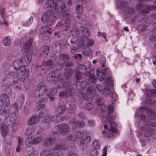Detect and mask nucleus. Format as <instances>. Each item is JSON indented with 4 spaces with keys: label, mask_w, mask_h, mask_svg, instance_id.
I'll return each instance as SVG.
<instances>
[{
    "label": "nucleus",
    "mask_w": 156,
    "mask_h": 156,
    "mask_svg": "<svg viewBox=\"0 0 156 156\" xmlns=\"http://www.w3.org/2000/svg\"><path fill=\"white\" fill-rule=\"evenodd\" d=\"M79 70L77 71L75 75L76 78L78 80L81 78V75L85 74L89 77V75L92 74L94 76H95V75L91 72H89L87 66L85 65L81 64L79 65L78 67Z\"/></svg>",
    "instance_id": "obj_12"
},
{
    "label": "nucleus",
    "mask_w": 156,
    "mask_h": 156,
    "mask_svg": "<svg viewBox=\"0 0 156 156\" xmlns=\"http://www.w3.org/2000/svg\"><path fill=\"white\" fill-rule=\"evenodd\" d=\"M4 73L5 74H7L5 76V78L3 81H6L8 85L13 86V88L16 90L20 89L21 86L20 83L17 80L14 79L17 78V76L15 74L14 72L11 71L8 73V71L5 70Z\"/></svg>",
    "instance_id": "obj_7"
},
{
    "label": "nucleus",
    "mask_w": 156,
    "mask_h": 156,
    "mask_svg": "<svg viewBox=\"0 0 156 156\" xmlns=\"http://www.w3.org/2000/svg\"><path fill=\"white\" fill-rule=\"evenodd\" d=\"M111 97L112 99V103L114 104L116 100L117 95L115 92L113 91L112 93Z\"/></svg>",
    "instance_id": "obj_57"
},
{
    "label": "nucleus",
    "mask_w": 156,
    "mask_h": 156,
    "mask_svg": "<svg viewBox=\"0 0 156 156\" xmlns=\"http://www.w3.org/2000/svg\"><path fill=\"white\" fill-rule=\"evenodd\" d=\"M91 138L90 136H88L84 140H83L80 141V143L82 144H85L88 142H90Z\"/></svg>",
    "instance_id": "obj_52"
},
{
    "label": "nucleus",
    "mask_w": 156,
    "mask_h": 156,
    "mask_svg": "<svg viewBox=\"0 0 156 156\" xmlns=\"http://www.w3.org/2000/svg\"><path fill=\"white\" fill-rule=\"evenodd\" d=\"M115 117V115L111 117L109 115L106 118L103 117L101 121L103 123L105 124L104 128L106 129L105 131H103L101 135L103 137H109L112 136L113 133H116L118 130L116 129L117 125L115 122H111Z\"/></svg>",
    "instance_id": "obj_5"
},
{
    "label": "nucleus",
    "mask_w": 156,
    "mask_h": 156,
    "mask_svg": "<svg viewBox=\"0 0 156 156\" xmlns=\"http://www.w3.org/2000/svg\"><path fill=\"white\" fill-rule=\"evenodd\" d=\"M139 123H136V125H138L140 128L146 129L144 133L145 136L149 137L151 136L155 132L154 129L152 128L151 127L156 126V123L148 119H147L148 121L147 122L145 115L143 114L141 115Z\"/></svg>",
    "instance_id": "obj_6"
},
{
    "label": "nucleus",
    "mask_w": 156,
    "mask_h": 156,
    "mask_svg": "<svg viewBox=\"0 0 156 156\" xmlns=\"http://www.w3.org/2000/svg\"><path fill=\"white\" fill-rule=\"evenodd\" d=\"M47 89V87L45 85L37 87L34 92V96L36 98H38L43 95L46 92Z\"/></svg>",
    "instance_id": "obj_20"
},
{
    "label": "nucleus",
    "mask_w": 156,
    "mask_h": 156,
    "mask_svg": "<svg viewBox=\"0 0 156 156\" xmlns=\"http://www.w3.org/2000/svg\"><path fill=\"white\" fill-rule=\"evenodd\" d=\"M52 134H54L52 131L49 134V136H48L44 139L42 143L44 147L51 146L55 142V139L53 137Z\"/></svg>",
    "instance_id": "obj_18"
},
{
    "label": "nucleus",
    "mask_w": 156,
    "mask_h": 156,
    "mask_svg": "<svg viewBox=\"0 0 156 156\" xmlns=\"http://www.w3.org/2000/svg\"><path fill=\"white\" fill-rule=\"evenodd\" d=\"M55 50L58 52L60 51L63 48L62 44L59 42L55 43Z\"/></svg>",
    "instance_id": "obj_42"
},
{
    "label": "nucleus",
    "mask_w": 156,
    "mask_h": 156,
    "mask_svg": "<svg viewBox=\"0 0 156 156\" xmlns=\"http://www.w3.org/2000/svg\"><path fill=\"white\" fill-rule=\"evenodd\" d=\"M40 121L38 116L34 115L29 118L27 122L29 126L34 125L37 124Z\"/></svg>",
    "instance_id": "obj_24"
},
{
    "label": "nucleus",
    "mask_w": 156,
    "mask_h": 156,
    "mask_svg": "<svg viewBox=\"0 0 156 156\" xmlns=\"http://www.w3.org/2000/svg\"><path fill=\"white\" fill-rule=\"evenodd\" d=\"M8 90H9V92H8L7 91H6L7 93H8V94H4L2 95V97H3L5 99H6L5 100L7 101V98H9V97L10 96L11 94H12V90L11 89L10 87H8Z\"/></svg>",
    "instance_id": "obj_49"
},
{
    "label": "nucleus",
    "mask_w": 156,
    "mask_h": 156,
    "mask_svg": "<svg viewBox=\"0 0 156 156\" xmlns=\"http://www.w3.org/2000/svg\"><path fill=\"white\" fill-rule=\"evenodd\" d=\"M70 131V128L67 124H62L58 126H55L52 129V132L54 134L59 133L61 135H65L69 133Z\"/></svg>",
    "instance_id": "obj_11"
},
{
    "label": "nucleus",
    "mask_w": 156,
    "mask_h": 156,
    "mask_svg": "<svg viewBox=\"0 0 156 156\" xmlns=\"http://www.w3.org/2000/svg\"><path fill=\"white\" fill-rule=\"evenodd\" d=\"M92 145L94 148L96 149H99L101 147L99 143L97 140H95L93 141L92 143Z\"/></svg>",
    "instance_id": "obj_50"
},
{
    "label": "nucleus",
    "mask_w": 156,
    "mask_h": 156,
    "mask_svg": "<svg viewBox=\"0 0 156 156\" xmlns=\"http://www.w3.org/2000/svg\"><path fill=\"white\" fill-rule=\"evenodd\" d=\"M3 44L5 46L9 45L11 43V40L9 36H6L3 40Z\"/></svg>",
    "instance_id": "obj_45"
},
{
    "label": "nucleus",
    "mask_w": 156,
    "mask_h": 156,
    "mask_svg": "<svg viewBox=\"0 0 156 156\" xmlns=\"http://www.w3.org/2000/svg\"><path fill=\"white\" fill-rule=\"evenodd\" d=\"M144 92H146V94L149 97H156V90H145Z\"/></svg>",
    "instance_id": "obj_36"
},
{
    "label": "nucleus",
    "mask_w": 156,
    "mask_h": 156,
    "mask_svg": "<svg viewBox=\"0 0 156 156\" xmlns=\"http://www.w3.org/2000/svg\"><path fill=\"white\" fill-rule=\"evenodd\" d=\"M116 8L117 9H120L121 10L124 12L125 17L127 18L132 14L135 12L133 8H129L128 3L126 2L123 1H117L116 2Z\"/></svg>",
    "instance_id": "obj_8"
},
{
    "label": "nucleus",
    "mask_w": 156,
    "mask_h": 156,
    "mask_svg": "<svg viewBox=\"0 0 156 156\" xmlns=\"http://www.w3.org/2000/svg\"><path fill=\"white\" fill-rule=\"evenodd\" d=\"M145 111L146 112L148 115L147 119L151 120L156 123V112H154L153 110H149L146 109L145 107H141L137 109L135 113V117H138L139 112L144 113Z\"/></svg>",
    "instance_id": "obj_10"
},
{
    "label": "nucleus",
    "mask_w": 156,
    "mask_h": 156,
    "mask_svg": "<svg viewBox=\"0 0 156 156\" xmlns=\"http://www.w3.org/2000/svg\"><path fill=\"white\" fill-rule=\"evenodd\" d=\"M57 90L56 88H51L46 90V95L50 96L55 95L57 93Z\"/></svg>",
    "instance_id": "obj_34"
},
{
    "label": "nucleus",
    "mask_w": 156,
    "mask_h": 156,
    "mask_svg": "<svg viewBox=\"0 0 156 156\" xmlns=\"http://www.w3.org/2000/svg\"><path fill=\"white\" fill-rule=\"evenodd\" d=\"M85 125V122L83 121H73L71 123V126L73 129H74L76 127L82 128Z\"/></svg>",
    "instance_id": "obj_27"
},
{
    "label": "nucleus",
    "mask_w": 156,
    "mask_h": 156,
    "mask_svg": "<svg viewBox=\"0 0 156 156\" xmlns=\"http://www.w3.org/2000/svg\"><path fill=\"white\" fill-rule=\"evenodd\" d=\"M105 82L108 85H109L111 87H113V81L111 77H108L105 79Z\"/></svg>",
    "instance_id": "obj_51"
},
{
    "label": "nucleus",
    "mask_w": 156,
    "mask_h": 156,
    "mask_svg": "<svg viewBox=\"0 0 156 156\" xmlns=\"http://www.w3.org/2000/svg\"><path fill=\"white\" fill-rule=\"evenodd\" d=\"M69 109L70 111V112H73L76 109V105L74 103H72L71 104H69Z\"/></svg>",
    "instance_id": "obj_60"
},
{
    "label": "nucleus",
    "mask_w": 156,
    "mask_h": 156,
    "mask_svg": "<svg viewBox=\"0 0 156 156\" xmlns=\"http://www.w3.org/2000/svg\"><path fill=\"white\" fill-rule=\"evenodd\" d=\"M99 61L100 63L102 64V66L105 67V64L106 62V59L105 58L103 55H101L100 57Z\"/></svg>",
    "instance_id": "obj_55"
},
{
    "label": "nucleus",
    "mask_w": 156,
    "mask_h": 156,
    "mask_svg": "<svg viewBox=\"0 0 156 156\" xmlns=\"http://www.w3.org/2000/svg\"><path fill=\"white\" fill-rule=\"evenodd\" d=\"M20 58L23 67H25L30 63L32 60V55L30 53H27V55L22 56Z\"/></svg>",
    "instance_id": "obj_21"
},
{
    "label": "nucleus",
    "mask_w": 156,
    "mask_h": 156,
    "mask_svg": "<svg viewBox=\"0 0 156 156\" xmlns=\"http://www.w3.org/2000/svg\"><path fill=\"white\" fill-rule=\"evenodd\" d=\"M86 132L84 131L83 133L80 131L75 132L74 134L75 136L76 141L82 140L84 136V133H86Z\"/></svg>",
    "instance_id": "obj_30"
},
{
    "label": "nucleus",
    "mask_w": 156,
    "mask_h": 156,
    "mask_svg": "<svg viewBox=\"0 0 156 156\" xmlns=\"http://www.w3.org/2000/svg\"><path fill=\"white\" fill-rule=\"evenodd\" d=\"M49 51V47L47 45H45L40 50V55L43 58H45L48 55Z\"/></svg>",
    "instance_id": "obj_28"
},
{
    "label": "nucleus",
    "mask_w": 156,
    "mask_h": 156,
    "mask_svg": "<svg viewBox=\"0 0 156 156\" xmlns=\"http://www.w3.org/2000/svg\"><path fill=\"white\" fill-rule=\"evenodd\" d=\"M107 69V68H106L101 70H99V69L97 70V77L98 80L101 81L105 79Z\"/></svg>",
    "instance_id": "obj_23"
},
{
    "label": "nucleus",
    "mask_w": 156,
    "mask_h": 156,
    "mask_svg": "<svg viewBox=\"0 0 156 156\" xmlns=\"http://www.w3.org/2000/svg\"><path fill=\"white\" fill-rule=\"evenodd\" d=\"M69 148V147L68 145L64 144L58 143L56 144L55 147L53 148V151L62 150L64 151L67 150Z\"/></svg>",
    "instance_id": "obj_25"
},
{
    "label": "nucleus",
    "mask_w": 156,
    "mask_h": 156,
    "mask_svg": "<svg viewBox=\"0 0 156 156\" xmlns=\"http://www.w3.org/2000/svg\"><path fill=\"white\" fill-rule=\"evenodd\" d=\"M87 81H83L80 83H77L76 84V87L77 89L81 90H83L84 88H86L87 84H91L94 83L96 82V79L95 76H94L92 74L89 75V77H88Z\"/></svg>",
    "instance_id": "obj_13"
},
{
    "label": "nucleus",
    "mask_w": 156,
    "mask_h": 156,
    "mask_svg": "<svg viewBox=\"0 0 156 156\" xmlns=\"http://www.w3.org/2000/svg\"><path fill=\"white\" fill-rule=\"evenodd\" d=\"M48 26L47 25L46 26H43L41 28L40 30V32L41 35L44 34L46 32L51 33L49 31L48 29Z\"/></svg>",
    "instance_id": "obj_48"
},
{
    "label": "nucleus",
    "mask_w": 156,
    "mask_h": 156,
    "mask_svg": "<svg viewBox=\"0 0 156 156\" xmlns=\"http://www.w3.org/2000/svg\"><path fill=\"white\" fill-rule=\"evenodd\" d=\"M33 21V18L31 16L26 22H23L22 23V25L24 26L28 27L31 24Z\"/></svg>",
    "instance_id": "obj_41"
},
{
    "label": "nucleus",
    "mask_w": 156,
    "mask_h": 156,
    "mask_svg": "<svg viewBox=\"0 0 156 156\" xmlns=\"http://www.w3.org/2000/svg\"><path fill=\"white\" fill-rule=\"evenodd\" d=\"M18 71V73H15V74L17 76L16 77L18 79L22 81H24L25 79L27 78L30 73L29 69L24 67Z\"/></svg>",
    "instance_id": "obj_15"
},
{
    "label": "nucleus",
    "mask_w": 156,
    "mask_h": 156,
    "mask_svg": "<svg viewBox=\"0 0 156 156\" xmlns=\"http://www.w3.org/2000/svg\"><path fill=\"white\" fill-rule=\"evenodd\" d=\"M67 140L71 141H76V138L74 133L71 134L66 136Z\"/></svg>",
    "instance_id": "obj_59"
},
{
    "label": "nucleus",
    "mask_w": 156,
    "mask_h": 156,
    "mask_svg": "<svg viewBox=\"0 0 156 156\" xmlns=\"http://www.w3.org/2000/svg\"><path fill=\"white\" fill-rule=\"evenodd\" d=\"M1 16L2 19V21L1 22L0 24L2 25L4 24L6 27H8L9 26L8 22L5 20L7 18V16L5 12L4 11L3 9H2Z\"/></svg>",
    "instance_id": "obj_33"
},
{
    "label": "nucleus",
    "mask_w": 156,
    "mask_h": 156,
    "mask_svg": "<svg viewBox=\"0 0 156 156\" xmlns=\"http://www.w3.org/2000/svg\"><path fill=\"white\" fill-rule=\"evenodd\" d=\"M62 75H59L57 76L53 73H49L47 76L48 80L50 82L56 81L55 85L59 88L64 87L66 90L61 91L59 93V96L63 98H69L72 102H75V100L73 96L76 92V89L71 86L70 83L65 81L62 78Z\"/></svg>",
    "instance_id": "obj_2"
},
{
    "label": "nucleus",
    "mask_w": 156,
    "mask_h": 156,
    "mask_svg": "<svg viewBox=\"0 0 156 156\" xmlns=\"http://www.w3.org/2000/svg\"><path fill=\"white\" fill-rule=\"evenodd\" d=\"M13 67L14 69L16 70V72H14L15 73L17 72V70H19L21 69V67H23L20 58L15 60L13 62Z\"/></svg>",
    "instance_id": "obj_26"
},
{
    "label": "nucleus",
    "mask_w": 156,
    "mask_h": 156,
    "mask_svg": "<svg viewBox=\"0 0 156 156\" xmlns=\"http://www.w3.org/2000/svg\"><path fill=\"white\" fill-rule=\"evenodd\" d=\"M5 146L7 147L8 145H12L14 142L13 137L12 136L6 137L5 139Z\"/></svg>",
    "instance_id": "obj_38"
},
{
    "label": "nucleus",
    "mask_w": 156,
    "mask_h": 156,
    "mask_svg": "<svg viewBox=\"0 0 156 156\" xmlns=\"http://www.w3.org/2000/svg\"><path fill=\"white\" fill-rule=\"evenodd\" d=\"M95 89L94 87L89 86L87 89V94L81 93L80 97L87 101H91L92 100L93 96L95 94Z\"/></svg>",
    "instance_id": "obj_16"
},
{
    "label": "nucleus",
    "mask_w": 156,
    "mask_h": 156,
    "mask_svg": "<svg viewBox=\"0 0 156 156\" xmlns=\"http://www.w3.org/2000/svg\"><path fill=\"white\" fill-rule=\"evenodd\" d=\"M9 103V106H11L10 104V99L8 98H7V101L3 100H0V111L4 108L6 104Z\"/></svg>",
    "instance_id": "obj_39"
},
{
    "label": "nucleus",
    "mask_w": 156,
    "mask_h": 156,
    "mask_svg": "<svg viewBox=\"0 0 156 156\" xmlns=\"http://www.w3.org/2000/svg\"><path fill=\"white\" fill-rule=\"evenodd\" d=\"M32 41V39L30 38L23 45V50L24 51V52L26 54L29 52L28 51L30 50Z\"/></svg>",
    "instance_id": "obj_29"
},
{
    "label": "nucleus",
    "mask_w": 156,
    "mask_h": 156,
    "mask_svg": "<svg viewBox=\"0 0 156 156\" xmlns=\"http://www.w3.org/2000/svg\"><path fill=\"white\" fill-rule=\"evenodd\" d=\"M94 43V41L93 39H87V43L86 44V46L87 47H91L93 45Z\"/></svg>",
    "instance_id": "obj_56"
},
{
    "label": "nucleus",
    "mask_w": 156,
    "mask_h": 156,
    "mask_svg": "<svg viewBox=\"0 0 156 156\" xmlns=\"http://www.w3.org/2000/svg\"><path fill=\"white\" fill-rule=\"evenodd\" d=\"M4 150L5 154L7 156H12L13 154V151L11 150V147H9L5 146L4 147Z\"/></svg>",
    "instance_id": "obj_35"
},
{
    "label": "nucleus",
    "mask_w": 156,
    "mask_h": 156,
    "mask_svg": "<svg viewBox=\"0 0 156 156\" xmlns=\"http://www.w3.org/2000/svg\"><path fill=\"white\" fill-rule=\"evenodd\" d=\"M43 137L41 136L35 137L33 138L32 136L28 137L25 140V144L27 146L31 145H35L40 144L42 141Z\"/></svg>",
    "instance_id": "obj_14"
},
{
    "label": "nucleus",
    "mask_w": 156,
    "mask_h": 156,
    "mask_svg": "<svg viewBox=\"0 0 156 156\" xmlns=\"http://www.w3.org/2000/svg\"><path fill=\"white\" fill-rule=\"evenodd\" d=\"M94 107V104L91 102L87 103L86 105V109L88 111H90Z\"/></svg>",
    "instance_id": "obj_61"
},
{
    "label": "nucleus",
    "mask_w": 156,
    "mask_h": 156,
    "mask_svg": "<svg viewBox=\"0 0 156 156\" xmlns=\"http://www.w3.org/2000/svg\"><path fill=\"white\" fill-rule=\"evenodd\" d=\"M51 57L55 59L57 63V65H55L53 64L54 61L50 60L45 62H43V64L45 66H49V68L48 67L44 68L42 69L41 70H40L39 73V75L40 76H42L43 74L47 73L48 71V69L49 68L51 71H55L60 70L62 68V65H64L66 62V66H71L73 64L72 62H70L69 60V55L67 54H62L59 55L58 58V60L56 59V55L53 54H52Z\"/></svg>",
    "instance_id": "obj_3"
},
{
    "label": "nucleus",
    "mask_w": 156,
    "mask_h": 156,
    "mask_svg": "<svg viewBox=\"0 0 156 156\" xmlns=\"http://www.w3.org/2000/svg\"><path fill=\"white\" fill-rule=\"evenodd\" d=\"M66 110V108L63 106H58L55 109V112L56 114L61 115L63 114Z\"/></svg>",
    "instance_id": "obj_32"
},
{
    "label": "nucleus",
    "mask_w": 156,
    "mask_h": 156,
    "mask_svg": "<svg viewBox=\"0 0 156 156\" xmlns=\"http://www.w3.org/2000/svg\"><path fill=\"white\" fill-rule=\"evenodd\" d=\"M46 106V105L44 104H40L36 107V110L38 111L44 108Z\"/></svg>",
    "instance_id": "obj_58"
},
{
    "label": "nucleus",
    "mask_w": 156,
    "mask_h": 156,
    "mask_svg": "<svg viewBox=\"0 0 156 156\" xmlns=\"http://www.w3.org/2000/svg\"><path fill=\"white\" fill-rule=\"evenodd\" d=\"M10 124V123L8 122L0 126V132L2 137H5L8 135Z\"/></svg>",
    "instance_id": "obj_22"
},
{
    "label": "nucleus",
    "mask_w": 156,
    "mask_h": 156,
    "mask_svg": "<svg viewBox=\"0 0 156 156\" xmlns=\"http://www.w3.org/2000/svg\"><path fill=\"white\" fill-rule=\"evenodd\" d=\"M71 34L74 37H78L79 35L83 37L87 38L89 36L90 33L87 28L82 26L79 28H73L71 31Z\"/></svg>",
    "instance_id": "obj_9"
},
{
    "label": "nucleus",
    "mask_w": 156,
    "mask_h": 156,
    "mask_svg": "<svg viewBox=\"0 0 156 156\" xmlns=\"http://www.w3.org/2000/svg\"><path fill=\"white\" fill-rule=\"evenodd\" d=\"M34 131V128H27L25 132V134L27 136H28L31 135L33 134Z\"/></svg>",
    "instance_id": "obj_53"
},
{
    "label": "nucleus",
    "mask_w": 156,
    "mask_h": 156,
    "mask_svg": "<svg viewBox=\"0 0 156 156\" xmlns=\"http://www.w3.org/2000/svg\"><path fill=\"white\" fill-rule=\"evenodd\" d=\"M75 46L72 47L71 53L75 54L79 51V49H83L85 48L83 40V39L79 40L78 39L75 43Z\"/></svg>",
    "instance_id": "obj_17"
},
{
    "label": "nucleus",
    "mask_w": 156,
    "mask_h": 156,
    "mask_svg": "<svg viewBox=\"0 0 156 156\" xmlns=\"http://www.w3.org/2000/svg\"><path fill=\"white\" fill-rule=\"evenodd\" d=\"M98 154V152L96 149H94L90 153L92 156H97Z\"/></svg>",
    "instance_id": "obj_63"
},
{
    "label": "nucleus",
    "mask_w": 156,
    "mask_h": 156,
    "mask_svg": "<svg viewBox=\"0 0 156 156\" xmlns=\"http://www.w3.org/2000/svg\"><path fill=\"white\" fill-rule=\"evenodd\" d=\"M46 6L49 10L52 12H47L44 13L41 18L43 23H47V26L53 25L55 21V18H58L62 15L64 23L59 22L56 26V28L61 31L67 30L70 28L71 25V15L66 12V7L65 3L62 0H47L46 2Z\"/></svg>",
    "instance_id": "obj_1"
},
{
    "label": "nucleus",
    "mask_w": 156,
    "mask_h": 156,
    "mask_svg": "<svg viewBox=\"0 0 156 156\" xmlns=\"http://www.w3.org/2000/svg\"><path fill=\"white\" fill-rule=\"evenodd\" d=\"M77 12L79 15L81 14L83 11V8L82 5H77L75 8Z\"/></svg>",
    "instance_id": "obj_47"
},
{
    "label": "nucleus",
    "mask_w": 156,
    "mask_h": 156,
    "mask_svg": "<svg viewBox=\"0 0 156 156\" xmlns=\"http://www.w3.org/2000/svg\"><path fill=\"white\" fill-rule=\"evenodd\" d=\"M25 100L24 95L22 94H20L17 97L16 101L18 102L19 104L22 105Z\"/></svg>",
    "instance_id": "obj_40"
},
{
    "label": "nucleus",
    "mask_w": 156,
    "mask_h": 156,
    "mask_svg": "<svg viewBox=\"0 0 156 156\" xmlns=\"http://www.w3.org/2000/svg\"><path fill=\"white\" fill-rule=\"evenodd\" d=\"M73 75V71L71 70L68 71V73L66 75V79L67 80L69 78L71 77Z\"/></svg>",
    "instance_id": "obj_62"
},
{
    "label": "nucleus",
    "mask_w": 156,
    "mask_h": 156,
    "mask_svg": "<svg viewBox=\"0 0 156 156\" xmlns=\"http://www.w3.org/2000/svg\"><path fill=\"white\" fill-rule=\"evenodd\" d=\"M54 35L55 36V38H59L61 40H63L64 38L65 35L63 34L62 32L56 31L54 33Z\"/></svg>",
    "instance_id": "obj_44"
},
{
    "label": "nucleus",
    "mask_w": 156,
    "mask_h": 156,
    "mask_svg": "<svg viewBox=\"0 0 156 156\" xmlns=\"http://www.w3.org/2000/svg\"><path fill=\"white\" fill-rule=\"evenodd\" d=\"M68 156H78L77 153L74 152L73 153L72 151H69L67 153Z\"/></svg>",
    "instance_id": "obj_64"
},
{
    "label": "nucleus",
    "mask_w": 156,
    "mask_h": 156,
    "mask_svg": "<svg viewBox=\"0 0 156 156\" xmlns=\"http://www.w3.org/2000/svg\"><path fill=\"white\" fill-rule=\"evenodd\" d=\"M25 150L27 153L30 152L28 156H36L35 149L33 146H27L25 148Z\"/></svg>",
    "instance_id": "obj_31"
},
{
    "label": "nucleus",
    "mask_w": 156,
    "mask_h": 156,
    "mask_svg": "<svg viewBox=\"0 0 156 156\" xmlns=\"http://www.w3.org/2000/svg\"><path fill=\"white\" fill-rule=\"evenodd\" d=\"M52 123H58L61 122L63 120L62 117L59 114L53 116L52 115Z\"/></svg>",
    "instance_id": "obj_37"
},
{
    "label": "nucleus",
    "mask_w": 156,
    "mask_h": 156,
    "mask_svg": "<svg viewBox=\"0 0 156 156\" xmlns=\"http://www.w3.org/2000/svg\"><path fill=\"white\" fill-rule=\"evenodd\" d=\"M48 149L43 150L41 153V156H63L64 154L61 151L55 152Z\"/></svg>",
    "instance_id": "obj_19"
},
{
    "label": "nucleus",
    "mask_w": 156,
    "mask_h": 156,
    "mask_svg": "<svg viewBox=\"0 0 156 156\" xmlns=\"http://www.w3.org/2000/svg\"><path fill=\"white\" fill-rule=\"evenodd\" d=\"M111 90L108 87H106L102 90L101 93L104 95H109L111 94Z\"/></svg>",
    "instance_id": "obj_46"
},
{
    "label": "nucleus",
    "mask_w": 156,
    "mask_h": 156,
    "mask_svg": "<svg viewBox=\"0 0 156 156\" xmlns=\"http://www.w3.org/2000/svg\"><path fill=\"white\" fill-rule=\"evenodd\" d=\"M83 54L84 55L90 56L92 55L93 52L91 49L90 48H88L83 51Z\"/></svg>",
    "instance_id": "obj_54"
},
{
    "label": "nucleus",
    "mask_w": 156,
    "mask_h": 156,
    "mask_svg": "<svg viewBox=\"0 0 156 156\" xmlns=\"http://www.w3.org/2000/svg\"><path fill=\"white\" fill-rule=\"evenodd\" d=\"M11 108L9 103L7 104L3 109V111L0 112V125L9 122L12 130L15 131L18 129L16 122V116L15 112L10 113Z\"/></svg>",
    "instance_id": "obj_4"
},
{
    "label": "nucleus",
    "mask_w": 156,
    "mask_h": 156,
    "mask_svg": "<svg viewBox=\"0 0 156 156\" xmlns=\"http://www.w3.org/2000/svg\"><path fill=\"white\" fill-rule=\"evenodd\" d=\"M52 115H48L45 116L44 119V121L46 123H52Z\"/></svg>",
    "instance_id": "obj_43"
}]
</instances>
